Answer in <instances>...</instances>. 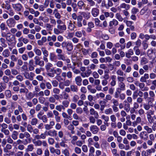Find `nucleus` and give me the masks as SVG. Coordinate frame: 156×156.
<instances>
[{
  "mask_svg": "<svg viewBox=\"0 0 156 156\" xmlns=\"http://www.w3.org/2000/svg\"><path fill=\"white\" fill-rule=\"evenodd\" d=\"M140 136L141 139L144 140H147L148 137L147 134L145 132H141L140 134Z\"/></svg>",
  "mask_w": 156,
  "mask_h": 156,
  "instance_id": "obj_28",
  "label": "nucleus"
},
{
  "mask_svg": "<svg viewBox=\"0 0 156 156\" xmlns=\"http://www.w3.org/2000/svg\"><path fill=\"white\" fill-rule=\"evenodd\" d=\"M139 86L141 90L144 91L147 90V87H144L145 84L144 83H139Z\"/></svg>",
  "mask_w": 156,
  "mask_h": 156,
  "instance_id": "obj_48",
  "label": "nucleus"
},
{
  "mask_svg": "<svg viewBox=\"0 0 156 156\" xmlns=\"http://www.w3.org/2000/svg\"><path fill=\"white\" fill-rule=\"evenodd\" d=\"M68 28L70 31H74L76 30V27L75 25V22L73 23H72L71 21L70 20L68 22Z\"/></svg>",
  "mask_w": 156,
  "mask_h": 156,
  "instance_id": "obj_9",
  "label": "nucleus"
},
{
  "mask_svg": "<svg viewBox=\"0 0 156 156\" xmlns=\"http://www.w3.org/2000/svg\"><path fill=\"white\" fill-rule=\"evenodd\" d=\"M121 91L119 90V88H116V91L115 93L114 97L115 98H118L119 96V94H120Z\"/></svg>",
  "mask_w": 156,
  "mask_h": 156,
  "instance_id": "obj_54",
  "label": "nucleus"
},
{
  "mask_svg": "<svg viewBox=\"0 0 156 156\" xmlns=\"http://www.w3.org/2000/svg\"><path fill=\"white\" fill-rule=\"evenodd\" d=\"M2 55L5 58H7L9 57L10 55V52L8 49L4 50L2 53Z\"/></svg>",
  "mask_w": 156,
  "mask_h": 156,
  "instance_id": "obj_29",
  "label": "nucleus"
},
{
  "mask_svg": "<svg viewBox=\"0 0 156 156\" xmlns=\"http://www.w3.org/2000/svg\"><path fill=\"white\" fill-rule=\"evenodd\" d=\"M104 113L106 115L112 114L113 113V111L112 109L111 108H109L108 109H106Z\"/></svg>",
  "mask_w": 156,
  "mask_h": 156,
  "instance_id": "obj_47",
  "label": "nucleus"
},
{
  "mask_svg": "<svg viewBox=\"0 0 156 156\" xmlns=\"http://www.w3.org/2000/svg\"><path fill=\"white\" fill-rule=\"evenodd\" d=\"M123 103L124 105V109L127 112H128L130 110V105L126 101H124Z\"/></svg>",
  "mask_w": 156,
  "mask_h": 156,
  "instance_id": "obj_22",
  "label": "nucleus"
},
{
  "mask_svg": "<svg viewBox=\"0 0 156 156\" xmlns=\"http://www.w3.org/2000/svg\"><path fill=\"white\" fill-rule=\"evenodd\" d=\"M40 119L44 123H47L48 120L47 117L45 115H43Z\"/></svg>",
  "mask_w": 156,
  "mask_h": 156,
  "instance_id": "obj_62",
  "label": "nucleus"
},
{
  "mask_svg": "<svg viewBox=\"0 0 156 156\" xmlns=\"http://www.w3.org/2000/svg\"><path fill=\"white\" fill-rule=\"evenodd\" d=\"M90 130L93 134H97L99 130V128L96 125H92L90 127Z\"/></svg>",
  "mask_w": 156,
  "mask_h": 156,
  "instance_id": "obj_8",
  "label": "nucleus"
},
{
  "mask_svg": "<svg viewBox=\"0 0 156 156\" xmlns=\"http://www.w3.org/2000/svg\"><path fill=\"white\" fill-rule=\"evenodd\" d=\"M5 95L6 98H9L12 96L11 92L9 90H6L5 91Z\"/></svg>",
  "mask_w": 156,
  "mask_h": 156,
  "instance_id": "obj_33",
  "label": "nucleus"
},
{
  "mask_svg": "<svg viewBox=\"0 0 156 156\" xmlns=\"http://www.w3.org/2000/svg\"><path fill=\"white\" fill-rule=\"evenodd\" d=\"M34 51L37 56H41L42 55V51L37 48H35L34 49Z\"/></svg>",
  "mask_w": 156,
  "mask_h": 156,
  "instance_id": "obj_30",
  "label": "nucleus"
},
{
  "mask_svg": "<svg viewBox=\"0 0 156 156\" xmlns=\"http://www.w3.org/2000/svg\"><path fill=\"white\" fill-rule=\"evenodd\" d=\"M55 65H56L58 67L61 68L62 67L63 65V63L61 61H57Z\"/></svg>",
  "mask_w": 156,
  "mask_h": 156,
  "instance_id": "obj_55",
  "label": "nucleus"
},
{
  "mask_svg": "<svg viewBox=\"0 0 156 156\" xmlns=\"http://www.w3.org/2000/svg\"><path fill=\"white\" fill-rule=\"evenodd\" d=\"M76 135L78 136H80L81 133H85V130L82 126L77 127H76Z\"/></svg>",
  "mask_w": 156,
  "mask_h": 156,
  "instance_id": "obj_14",
  "label": "nucleus"
},
{
  "mask_svg": "<svg viewBox=\"0 0 156 156\" xmlns=\"http://www.w3.org/2000/svg\"><path fill=\"white\" fill-rule=\"evenodd\" d=\"M38 122V120L35 118H34L31 119L30 124L32 126H36Z\"/></svg>",
  "mask_w": 156,
  "mask_h": 156,
  "instance_id": "obj_44",
  "label": "nucleus"
},
{
  "mask_svg": "<svg viewBox=\"0 0 156 156\" xmlns=\"http://www.w3.org/2000/svg\"><path fill=\"white\" fill-rule=\"evenodd\" d=\"M116 73L118 76H122L124 75V72L122 70L118 69L117 70Z\"/></svg>",
  "mask_w": 156,
  "mask_h": 156,
  "instance_id": "obj_61",
  "label": "nucleus"
},
{
  "mask_svg": "<svg viewBox=\"0 0 156 156\" xmlns=\"http://www.w3.org/2000/svg\"><path fill=\"white\" fill-rule=\"evenodd\" d=\"M26 49L25 47H21L20 48L18 49V51L19 53L21 54H23L24 52L25 51Z\"/></svg>",
  "mask_w": 156,
  "mask_h": 156,
  "instance_id": "obj_63",
  "label": "nucleus"
},
{
  "mask_svg": "<svg viewBox=\"0 0 156 156\" xmlns=\"http://www.w3.org/2000/svg\"><path fill=\"white\" fill-rule=\"evenodd\" d=\"M148 62V60L145 57H143L141 58L140 63L142 65L145 64L147 63Z\"/></svg>",
  "mask_w": 156,
  "mask_h": 156,
  "instance_id": "obj_51",
  "label": "nucleus"
},
{
  "mask_svg": "<svg viewBox=\"0 0 156 156\" xmlns=\"http://www.w3.org/2000/svg\"><path fill=\"white\" fill-rule=\"evenodd\" d=\"M88 2L90 7H93L95 5V2L94 0H86Z\"/></svg>",
  "mask_w": 156,
  "mask_h": 156,
  "instance_id": "obj_53",
  "label": "nucleus"
},
{
  "mask_svg": "<svg viewBox=\"0 0 156 156\" xmlns=\"http://www.w3.org/2000/svg\"><path fill=\"white\" fill-rule=\"evenodd\" d=\"M148 0H139L138 5L139 7H141L143 4H145L147 3Z\"/></svg>",
  "mask_w": 156,
  "mask_h": 156,
  "instance_id": "obj_38",
  "label": "nucleus"
},
{
  "mask_svg": "<svg viewBox=\"0 0 156 156\" xmlns=\"http://www.w3.org/2000/svg\"><path fill=\"white\" fill-rule=\"evenodd\" d=\"M6 23L9 28H12L15 27L16 23L13 18H11L7 20Z\"/></svg>",
  "mask_w": 156,
  "mask_h": 156,
  "instance_id": "obj_3",
  "label": "nucleus"
},
{
  "mask_svg": "<svg viewBox=\"0 0 156 156\" xmlns=\"http://www.w3.org/2000/svg\"><path fill=\"white\" fill-rule=\"evenodd\" d=\"M53 66V65L52 63L49 62H48L46 64L45 67L46 70L47 71H48L50 70L51 68Z\"/></svg>",
  "mask_w": 156,
  "mask_h": 156,
  "instance_id": "obj_42",
  "label": "nucleus"
},
{
  "mask_svg": "<svg viewBox=\"0 0 156 156\" xmlns=\"http://www.w3.org/2000/svg\"><path fill=\"white\" fill-rule=\"evenodd\" d=\"M87 88L88 90L92 94L95 93L97 91L96 89L95 88H92V87L91 85H88Z\"/></svg>",
  "mask_w": 156,
  "mask_h": 156,
  "instance_id": "obj_37",
  "label": "nucleus"
},
{
  "mask_svg": "<svg viewBox=\"0 0 156 156\" xmlns=\"http://www.w3.org/2000/svg\"><path fill=\"white\" fill-rule=\"evenodd\" d=\"M67 129L68 130L71 131V133L72 134H74V133L75 132L74 131V127L72 124H70L68 126Z\"/></svg>",
  "mask_w": 156,
  "mask_h": 156,
  "instance_id": "obj_43",
  "label": "nucleus"
},
{
  "mask_svg": "<svg viewBox=\"0 0 156 156\" xmlns=\"http://www.w3.org/2000/svg\"><path fill=\"white\" fill-rule=\"evenodd\" d=\"M74 151L76 154H80L81 153V149L78 147H75L74 148Z\"/></svg>",
  "mask_w": 156,
  "mask_h": 156,
  "instance_id": "obj_56",
  "label": "nucleus"
},
{
  "mask_svg": "<svg viewBox=\"0 0 156 156\" xmlns=\"http://www.w3.org/2000/svg\"><path fill=\"white\" fill-rule=\"evenodd\" d=\"M5 12L8 14L10 16H12L15 14V12L11 7L9 8L7 10H5Z\"/></svg>",
  "mask_w": 156,
  "mask_h": 156,
  "instance_id": "obj_24",
  "label": "nucleus"
},
{
  "mask_svg": "<svg viewBox=\"0 0 156 156\" xmlns=\"http://www.w3.org/2000/svg\"><path fill=\"white\" fill-rule=\"evenodd\" d=\"M0 28L1 30L2 31H4L8 29V27H6L5 24L4 23H2L0 24Z\"/></svg>",
  "mask_w": 156,
  "mask_h": 156,
  "instance_id": "obj_52",
  "label": "nucleus"
},
{
  "mask_svg": "<svg viewBox=\"0 0 156 156\" xmlns=\"http://www.w3.org/2000/svg\"><path fill=\"white\" fill-rule=\"evenodd\" d=\"M96 96L98 98H103L105 97V94L102 92H100L99 93L96 94Z\"/></svg>",
  "mask_w": 156,
  "mask_h": 156,
  "instance_id": "obj_59",
  "label": "nucleus"
},
{
  "mask_svg": "<svg viewBox=\"0 0 156 156\" xmlns=\"http://www.w3.org/2000/svg\"><path fill=\"white\" fill-rule=\"evenodd\" d=\"M110 78L111 81L110 82V85L112 87H114L116 83V76L115 75H112L110 76Z\"/></svg>",
  "mask_w": 156,
  "mask_h": 156,
  "instance_id": "obj_13",
  "label": "nucleus"
},
{
  "mask_svg": "<svg viewBox=\"0 0 156 156\" xmlns=\"http://www.w3.org/2000/svg\"><path fill=\"white\" fill-rule=\"evenodd\" d=\"M26 99L27 100H30L33 98L34 94L32 92H29L25 95Z\"/></svg>",
  "mask_w": 156,
  "mask_h": 156,
  "instance_id": "obj_27",
  "label": "nucleus"
},
{
  "mask_svg": "<svg viewBox=\"0 0 156 156\" xmlns=\"http://www.w3.org/2000/svg\"><path fill=\"white\" fill-rule=\"evenodd\" d=\"M144 129L149 133H151L153 132L152 129L151 128H149L148 126H145L144 127Z\"/></svg>",
  "mask_w": 156,
  "mask_h": 156,
  "instance_id": "obj_64",
  "label": "nucleus"
},
{
  "mask_svg": "<svg viewBox=\"0 0 156 156\" xmlns=\"http://www.w3.org/2000/svg\"><path fill=\"white\" fill-rule=\"evenodd\" d=\"M18 134V133L16 131H13L11 135V137L13 139L16 140L17 139V136Z\"/></svg>",
  "mask_w": 156,
  "mask_h": 156,
  "instance_id": "obj_41",
  "label": "nucleus"
},
{
  "mask_svg": "<svg viewBox=\"0 0 156 156\" xmlns=\"http://www.w3.org/2000/svg\"><path fill=\"white\" fill-rule=\"evenodd\" d=\"M155 152V150L154 148H151L148 149L146 151V153L147 155H150L152 153H154Z\"/></svg>",
  "mask_w": 156,
  "mask_h": 156,
  "instance_id": "obj_49",
  "label": "nucleus"
},
{
  "mask_svg": "<svg viewBox=\"0 0 156 156\" xmlns=\"http://www.w3.org/2000/svg\"><path fill=\"white\" fill-rule=\"evenodd\" d=\"M62 45V47L66 49L67 51H71L73 49V45L71 42H63Z\"/></svg>",
  "mask_w": 156,
  "mask_h": 156,
  "instance_id": "obj_2",
  "label": "nucleus"
},
{
  "mask_svg": "<svg viewBox=\"0 0 156 156\" xmlns=\"http://www.w3.org/2000/svg\"><path fill=\"white\" fill-rule=\"evenodd\" d=\"M118 8L119 9L123 8L125 9L126 10H128L130 8V6L129 5L126 4L124 3L121 4L118 7Z\"/></svg>",
  "mask_w": 156,
  "mask_h": 156,
  "instance_id": "obj_21",
  "label": "nucleus"
},
{
  "mask_svg": "<svg viewBox=\"0 0 156 156\" xmlns=\"http://www.w3.org/2000/svg\"><path fill=\"white\" fill-rule=\"evenodd\" d=\"M101 118L102 119H104L105 122H106V123H105L104 122V124L105 125H106L107 126H108V123L107 122L109 121V117L108 116L105 115H101Z\"/></svg>",
  "mask_w": 156,
  "mask_h": 156,
  "instance_id": "obj_35",
  "label": "nucleus"
},
{
  "mask_svg": "<svg viewBox=\"0 0 156 156\" xmlns=\"http://www.w3.org/2000/svg\"><path fill=\"white\" fill-rule=\"evenodd\" d=\"M90 70H87L85 72H80V75L83 78L88 77L92 73Z\"/></svg>",
  "mask_w": 156,
  "mask_h": 156,
  "instance_id": "obj_12",
  "label": "nucleus"
},
{
  "mask_svg": "<svg viewBox=\"0 0 156 156\" xmlns=\"http://www.w3.org/2000/svg\"><path fill=\"white\" fill-rule=\"evenodd\" d=\"M33 143L35 146H41V141L40 140H36L35 139L33 140Z\"/></svg>",
  "mask_w": 156,
  "mask_h": 156,
  "instance_id": "obj_32",
  "label": "nucleus"
},
{
  "mask_svg": "<svg viewBox=\"0 0 156 156\" xmlns=\"http://www.w3.org/2000/svg\"><path fill=\"white\" fill-rule=\"evenodd\" d=\"M115 18L118 19L119 21L122 22L123 20V19L120 14L117 13L115 15Z\"/></svg>",
  "mask_w": 156,
  "mask_h": 156,
  "instance_id": "obj_60",
  "label": "nucleus"
},
{
  "mask_svg": "<svg viewBox=\"0 0 156 156\" xmlns=\"http://www.w3.org/2000/svg\"><path fill=\"white\" fill-rule=\"evenodd\" d=\"M41 50L43 54V56L48 57L49 54L48 51L47 50L45 47H42L41 48Z\"/></svg>",
  "mask_w": 156,
  "mask_h": 156,
  "instance_id": "obj_36",
  "label": "nucleus"
},
{
  "mask_svg": "<svg viewBox=\"0 0 156 156\" xmlns=\"http://www.w3.org/2000/svg\"><path fill=\"white\" fill-rule=\"evenodd\" d=\"M70 88L73 92H77L78 91V88L77 86L75 85H71L70 86Z\"/></svg>",
  "mask_w": 156,
  "mask_h": 156,
  "instance_id": "obj_34",
  "label": "nucleus"
},
{
  "mask_svg": "<svg viewBox=\"0 0 156 156\" xmlns=\"http://www.w3.org/2000/svg\"><path fill=\"white\" fill-rule=\"evenodd\" d=\"M91 12L93 17H96L99 14V10L97 8H93L91 9Z\"/></svg>",
  "mask_w": 156,
  "mask_h": 156,
  "instance_id": "obj_11",
  "label": "nucleus"
},
{
  "mask_svg": "<svg viewBox=\"0 0 156 156\" xmlns=\"http://www.w3.org/2000/svg\"><path fill=\"white\" fill-rule=\"evenodd\" d=\"M77 5L80 9H82L84 7L85 5V4L82 0L79 1L77 2Z\"/></svg>",
  "mask_w": 156,
  "mask_h": 156,
  "instance_id": "obj_26",
  "label": "nucleus"
},
{
  "mask_svg": "<svg viewBox=\"0 0 156 156\" xmlns=\"http://www.w3.org/2000/svg\"><path fill=\"white\" fill-rule=\"evenodd\" d=\"M119 87L120 91H124L126 90V85L123 82L119 83Z\"/></svg>",
  "mask_w": 156,
  "mask_h": 156,
  "instance_id": "obj_31",
  "label": "nucleus"
},
{
  "mask_svg": "<svg viewBox=\"0 0 156 156\" xmlns=\"http://www.w3.org/2000/svg\"><path fill=\"white\" fill-rule=\"evenodd\" d=\"M66 30V25L65 23H62L61 25H57L56 27L53 29V32L55 35H58L63 34Z\"/></svg>",
  "mask_w": 156,
  "mask_h": 156,
  "instance_id": "obj_1",
  "label": "nucleus"
},
{
  "mask_svg": "<svg viewBox=\"0 0 156 156\" xmlns=\"http://www.w3.org/2000/svg\"><path fill=\"white\" fill-rule=\"evenodd\" d=\"M39 102L41 104H44L45 101V98L43 97H40L38 98Z\"/></svg>",
  "mask_w": 156,
  "mask_h": 156,
  "instance_id": "obj_58",
  "label": "nucleus"
},
{
  "mask_svg": "<svg viewBox=\"0 0 156 156\" xmlns=\"http://www.w3.org/2000/svg\"><path fill=\"white\" fill-rule=\"evenodd\" d=\"M75 80L76 84L78 86L82 85V79L80 76H76L75 79Z\"/></svg>",
  "mask_w": 156,
  "mask_h": 156,
  "instance_id": "obj_20",
  "label": "nucleus"
},
{
  "mask_svg": "<svg viewBox=\"0 0 156 156\" xmlns=\"http://www.w3.org/2000/svg\"><path fill=\"white\" fill-rule=\"evenodd\" d=\"M1 6L2 9H5L6 10H7L11 7L10 3L8 1H5V3L2 4Z\"/></svg>",
  "mask_w": 156,
  "mask_h": 156,
  "instance_id": "obj_15",
  "label": "nucleus"
},
{
  "mask_svg": "<svg viewBox=\"0 0 156 156\" xmlns=\"http://www.w3.org/2000/svg\"><path fill=\"white\" fill-rule=\"evenodd\" d=\"M24 76L26 79L32 80L33 79L34 77L35 76V75L32 72L29 73L26 72L24 73Z\"/></svg>",
  "mask_w": 156,
  "mask_h": 156,
  "instance_id": "obj_4",
  "label": "nucleus"
},
{
  "mask_svg": "<svg viewBox=\"0 0 156 156\" xmlns=\"http://www.w3.org/2000/svg\"><path fill=\"white\" fill-rule=\"evenodd\" d=\"M78 139V137L76 136H73L72 137V140L71 141V143L73 145L76 144V141Z\"/></svg>",
  "mask_w": 156,
  "mask_h": 156,
  "instance_id": "obj_39",
  "label": "nucleus"
},
{
  "mask_svg": "<svg viewBox=\"0 0 156 156\" xmlns=\"http://www.w3.org/2000/svg\"><path fill=\"white\" fill-rule=\"evenodd\" d=\"M45 27L47 30L49 31L48 33L50 34H51V31L53 29L52 25L49 23H47L45 24Z\"/></svg>",
  "mask_w": 156,
  "mask_h": 156,
  "instance_id": "obj_25",
  "label": "nucleus"
},
{
  "mask_svg": "<svg viewBox=\"0 0 156 156\" xmlns=\"http://www.w3.org/2000/svg\"><path fill=\"white\" fill-rule=\"evenodd\" d=\"M48 141L49 144L52 145L55 142L54 139L51 137H49L48 139Z\"/></svg>",
  "mask_w": 156,
  "mask_h": 156,
  "instance_id": "obj_57",
  "label": "nucleus"
},
{
  "mask_svg": "<svg viewBox=\"0 0 156 156\" xmlns=\"http://www.w3.org/2000/svg\"><path fill=\"white\" fill-rule=\"evenodd\" d=\"M121 68L122 71H125L126 73H129L131 70V68L130 66L127 67L126 71L125 69L126 68V66L125 64H122L121 65Z\"/></svg>",
  "mask_w": 156,
  "mask_h": 156,
  "instance_id": "obj_17",
  "label": "nucleus"
},
{
  "mask_svg": "<svg viewBox=\"0 0 156 156\" xmlns=\"http://www.w3.org/2000/svg\"><path fill=\"white\" fill-rule=\"evenodd\" d=\"M82 35L84 37H85L86 36V32L83 30H82L81 31H77L75 33V36L77 37H81Z\"/></svg>",
  "mask_w": 156,
  "mask_h": 156,
  "instance_id": "obj_10",
  "label": "nucleus"
},
{
  "mask_svg": "<svg viewBox=\"0 0 156 156\" xmlns=\"http://www.w3.org/2000/svg\"><path fill=\"white\" fill-rule=\"evenodd\" d=\"M151 101H148L147 104H143L144 108L145 110H148L150 109V104L151 103Z\"/></svg>",
  "mask_w": 156,
  "mask_h": 156,
  "instance_id": "obj_50",
  "label": "nucleus"
},
{
  "mask_svg": "<svg viewBox=\"0 0 156 156\" xmlns=\"http://www.w3.org/2000/svg\"><path fill=\"white\" fill-rule=\"evenodd\" d=\"M57 56L59 60L65 61L67 63H69L70 62V60L65 56L64 54H58Z\"/></svg>",
  "mask_w": 156,
  "mask_h": 156,
  "instance_id": "obj_5",
  "label": "nucleus"
},
{
  "mask_svg": "<svg viewBox=\"0 0 156 156\" xmlns=\"http://www.w3.org/2000/svg\"><path fill=\"white\" fill-rule=\"evenodd\" d=\"M13 8L16 11H20L21 10L23 6L21 4L18 3L12 4Z\"/></svg>",
  "mask_w": 156,
  "mask_h": 156,
  "instance_id": "obj_6",
  "label": "nucleus"
},
{
  "mask_svg": "<svg viewBox=\"0 0 156 156\" xmlns=\"http://www.w3.org/2000/svg\"><path fill=\"white\" fill-rule=\"evenodd\" d=\"M56 55L53 52L50 53L49 54V59L51 61L55 62L57 59Z\"/></svg>",
  "mask_w": 156,
  "mask_h": 156,
  "instance_id": "obj_23",
  "label": "nucleus"
},
{
  "mask_svg": "<svg viewBox=\"0 0 156 156\" xmlns=\"http://www.w3.org/2000/svg\"><path fill=\"white\" fill-rule=\"evenodd\" d=\"M62 154H64L65 156H70V154L69 151L67 149L62 150Z\"/></svg>",
  "mask_w": 156,
  "mask_h": 156,
  "instance_id": "obj_46",
  "label": "nucleus"
},
{
  "mask_svg": "<svg viewBox=\"0 0 156 156\" xmlns=\"http://www.w3.org/2000/svg\"><path fill=\"white\" fill-rule=\"evenodd\" d=\"M118 21L115 19H113L112 20L110 21L109 24V26L111 27H113V26H116L118 25Z\"/></svg>",
  "mask_w": 156,
  "mask_h": 156,
  "instance_id": "obj_18",
  "label": "nucleus"
},
{
  "mask_svg": "<svg viewBox=\"0 0 156 156\" xmlns=\"http://www.w3.org/2000/svg\"><path fill=\"white\" fill-rule=\"evenodd\" d=\"M47 136L51 137H56L57 136V131L55 129L50 130L48 131H46Z\"/></svg>",
  "mask_w": 156,
  "mask_h": 156,
  "instance_id": "obj_7",
  "label": "nucleus"
},
{
  "mask_svg": "<svg viewBox=\"0 0 156 156\" xmlns=\"http://www.w3.org/2000/svg\"><path fill=\"white\" fill-rule=\"evenodd\" d=\"M34 149V145L32 144L28 145L26 150L27 151H32Z\"/></svg>",
  "mask_w": 156,
  "mask_h": 156,
  "instance_id": "obj_40",
  "label": "nucleus"
},
{
  "mask_svg": "<svg viewBox=\"0 0 156 156\" xmlns=\"http://www.w3.org/2000/svg\"><path fill=\"white\" fill-rule=\"evenodd\" d=\"M90 115H94L96 119H98L99 116L98 113L95 111L93 108H90Z\"/></svg>",
  "mask_w": 156,
  "mask_h": 156,
  "instance_id": "obj_19",
  "label": "nucleus"
},
{
  "mask_svg": "<svg viewBox=\"0 0 156 156\" xmlns=\"http://www.w3.org/2000/svg\"><path fill=\"white\" fill-rule=\"evenodd\" d=\"M81 15L86 20H88L90 17V13L88 12H82L80 13Z\"/></svg>",
  "mask_w": 156,
  "mask_h": 156,
  "instance_id": "obj_16",
  "label": "nucleus"
},
{
  "mask_svg": "<svg viewBox=\"0 0 156 156\" xmlns=\"http://www.w3.org/2000/svg\"><path fill=\"white\" fill-rule=\"evenodd\" d=\"M96 66L94 63H92L89 65V66L87 67V70H90L91 71V70H94L96 68Z\"/></svg>",
  "mask_w": 156,
  "mask_h": 156,
  "instance_id": "obj_45",
  "label": "nucleus"
}]
</instances>
